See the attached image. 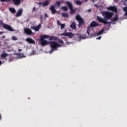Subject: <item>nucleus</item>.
<instances>
[{
	"label": "nucleus",
	"instance_id": "obj_1",
	"mask_svg": "<svg viewBox=\"0 0 127 127\" xmlns=\"http://www.w3.org/2000/svg\"><path fill=\"white\" fill-rule=\"evenodd\" d=\"M102 15L104 16V18L100 16H97V21L100 23H103V24H109L108 26L110 27L111 26V22L108 21L109 19H112L114 13L109 11H103Z\"/></svg>",
	"mask_w": 127,
	"mask_h": 127
},
{
	"label": "nucleus",
	"instance_id": "obj_2",
	"mask_svg": "<svg viewBox=\"0 0 127 127\" xmlns=\"http://www.w3.org/2000/svg\"><path fill=\"white\" fill-rule=\"evenodd\" d=\"M50 45L51 48L52 49L51 50V53H52V52H53V51L58 50L57 48H59V47H62V45L59 44L58 43L55 41L50 42Z\"/></svg>",
	"mask_w": 127,
	"mask_h": 127
},
{
	"label": "nucleus",
	"instance_id": "obj_3",
	"mask_svg": "<svg viewBox=\"0 0 127 127\" xmlns=\"http://www.w3.org/2000/svg\"><path fill=\"white\" fill-rule=\"evenodd\" d=\"M75 19L78 21V27H81V26H83L85 24V22L84 21V19H82V17L79 14H77L75 16Z\"/></svg>",
	"mask_w": 127,
	"mask_h": 127
},
{
	"label": "nucleus",
	"instance_id": "obj_4",
	"mask_svg": "<svg viewBox=\"0 0 127 127\" xmlns=\"http://www.w3.org/2000/svg\"><path fill=\"white\" fill-rule=\"evenodd\" d=\"M0 24L3 28H4V29H6V30H8V31H15L14 29L12 28L11 26L9 25H7L6 24L3 23L2 22H0Z\"/></svg>",
	"mask_w": 127,
	"mask_h": 127
},
{
	"label": "nucleus",
	"instance_id": "obj_5",
	"mask_svg": "<svg viewBox=\"0 0 127 127\" xmlns=\"http://www.w3.org/2000/svg\"><path fill=\"white\" fill-rule=\"evenodd\" d=\"M66 4L68 6L71 14H73V13H75V12H76V9H73V4H72L71 2L67 1Z\"/></svg>",
	"mask_w": 127,
	"mask_h": 127
},
{
	"label": "nucleus",
	"instance_id": "obj_6",
	"mask_svg": "<svg viewBox=\"0 0 127 127\" xmlns=\"http://www.w3.org/2000/svg\"><path fill=\"white\" fill-rule=\"evenodd\" d=\"M59 35H61V36H67V37H69V38H72L74 34L72 32H64L63 33L60 34Z\"/></svg>",
	"mask_w": 127,
	"mask_h": 127
},
{
	"label": "nucleus",
	"instance_id": "obj_7",
	"mask_svg": "<svg viewBox=\"0 0 127 127\" xmlns=\"http://www.w3.org/2000/svg\"><path fill=\"white\" fill-rule=\"evenodd\" d=\"M107 9L108 10H112V11L115 12V13H118V8L114 6H111L107 7Z\"/></svg>",
	"mask_w": 127,
	"mask_h": 127
},
{
	"label": "nucleus",
	"instance_id": "obj_8",
	"mask_svg": "<svg viewBox=\"0 0 127 127\" xmlns=\"http://www.w3.org/2000/svg\"><path fill=\"white\" fill-rule=\"evenodd\" d=\"M24 31L27 35H31V34H33L32 31L30 29H28L27 28L24 29Z\"/></svg>",
	"mask_w": 127,
	"mask_h": 127
},
{
	"label": "nucleus",
	"instance_id": "obj_9",
	"mask_svg": "<svg viewBox=\"0 0 127 127\" xmlns=\"http://www.w3.org/2000/svg\"><path fill=\"white\" fill-rule=\"evenodd\" d=\"M90 27H97V26H100V24L95 21H93L90 23Z\"/></svg>",
	"mask_w": 127,
	"mask_h": 127
},
{
	"label": "nucleus",
	"instance_id": "obj_10",
	"mask_svg": "<svg viewBox=\"0 0 127 127\" xmlns=\"http://www.w3.org/2000/svg\"><path fill=\"white\" fill-rule=\"evenodd\" d=\"M31 29H33L35 31H39V29L41 28V24H39L37 26H31Z\"/></svg>",
	"mask_w": 127,
	"mask_h": 127
},
{
	"label": "nucleus",
	"instance_id": "obj_11",
	"mask_svg": "<svg viewBox=\"0 0 127 127\" xmlns=\"http://www.w3.org/2000/svg\"><path fill=\"white\" fill-rule=\"evenodd\" d=\"M40 41L42 46H45V45L48 44V41H46L45 39H40Z\"/></svg>",
	"mask_w": 127,
	"mask_h": 127
},
{
	"label": "nucleus",
	"instance_id": "obj_12",
	"mask_svg": "<svg viewBox=\"0 0 127 127\" xmlns=\"http://www.w3.org/2000/svg\"><path fill=\"white\" fill-rule=\"evenodd\" d=\"M49 3H50V1H48V0H46L45 2H39V4H43V6H47V5H49Z\"/></svg>",
	"mask_w": 127,
	"mask_h": 127
},
{
	"label": "nucleus",
	"instance_id": "obj_13",
	"mask_svg": "<svg viewBox=\"0 0 127 127\" xmlns=\"http://www.w3.org/2000/svg\"><path fill=\"white\" fill-rule=\"evenodd\" d=\"M49 9L50 11H51L52 14H55V13H56L57 12L56 9H55V6L53 5L51 6Z\"/></svg>",
	"mask_w": 127,
	"mask_h": 127
},
{
	"label": "nucleus",
	"instance_id": "obj_14",
	"mask_svg": "<svg viewBox=\"0 0 127 127\" xmlns=\"http://www.w3.org/2000/svg\"><path fill=\"white\" fill-rule=\"evenodd\" d=\"M75 35H76L77 38H78V39H77V40H79V41H81V39H85V37H84L83 35H81L79 34H75Z\"/></svg>",
	"mask_w": 127,
	"mask_h": 127
},
{
	"label": "nucleus",
	"instance_id": "obj_15",
	"mask_svg": "<svg viewBox=\"0 0 127 127\" xmlns=\"http://www.w3.org/2000/svg\"><path fill=\"white\" fill-rule=\"evenodd\" d=\"M26 40L27 42H28L29 43H31V44H35V41L33 39H32L30 38H27L26 39Z\"/></svg>",
	"mask_w": 127,
	"mask_h": 127
},
{
	"label": "nucleus",
	"instance_id": "obj_16",
	"mask_svg": "<svg viewBox=\"0 0 127 127\" xmlns=\"http://www.w3.org/2000/svg\"><path fill=\"white\" fill-rule=\"evenodd\" d=\"M21 15H22V9H19L16 14V16L18 17L19 16H21Z\"/></svg>",
	"mask_w": 127,
	"mask_h": 127
},
{
	"label": "nucleus",
	"instance_id": "obj_17",
	"mask_svg": "<svg viewBox=\"0 0 127 127\" xmlns=\"http://www.w3.org/2000/svg\"><path fill=\"white\" fill-rule=\"evenodd\" d=\"M119 20V15L116 14L115 16L112 18V21L115 22L116 21H118Z\"/></svg>",
	"mask_w": 127,
	"mask_h": 127
},
{
	"label": "nucleus",
	"instance_id": "obj_18",
	"mask_svg": "<svg viewBox=\"0 0 127 127\" xmlns=\"http://www.w3.org/2000/svg\"><path fill=\"white\" fill-rule=\"evenodd\" d=\"M70 28L72 29H76V23L73 22L70 26Z\"/></svg>",
	"mask_w": 127,
	"mask_h": 127
},
{
	"label": "nucleus",
	"instance_id": "obj_19",
	"mask_svg": "<svg viewBox=\"0 0 127 127\" xmlns=\"http://www.w3.org/2000/svg\"><path fill=\"white\" fill-rule=\"evenodd\" d=\"M62 16H63V17H66V18H69V14H68V13H62Z\"/></svg>",
	"mask_w": 127,
	"mask_h": 127
},
{
	"label": "nucleus",
	"instance_id": "obj_20",
	"mask_svg": "<svg viewBox=\"0 0 127 127\" xmlns=\"http://www.w3.org/2000/svg\"><path fill=\"white\" fill-rule=\"evenodd\" d=\"M7 56H8V54L5 53H3L0 55V57H1V58H5V57H7Z\"/></svg>",
	"mask_w": 127,
	"mask_h": 127
},
{
	"label": "nucleus",
	"instance_id": "obj_21",
	"mask_svg": "<svg viewBox=\"0 0 127 127\" xmlns=\"http://www.w3.org/2000/svg\"><path fill=\"white\" fill-rule=\"evenodd\" d=\"M104 31H105V28H103L98 32L97 35H101V34H103Z\"/></svg>",
	"mask_w": 127,
	"mask_h": 127
},
{
	"label": "nucleus",
	"instance_id": "obj_22",
	"mask_svg": "<svg viewBox=\"0 0 127 127\" xmlns=\"http://www.w3.org/2000/svg\"><path fill=\"white\" fill-rule=\"evenodd\" d=\"M50 40H58V38L55 37V36H51L49 38Z\"/></svg>",
	"mask_w": 127,
	"mask_h": 127
},
{
	"label": "nucleus",
	"instance_id": "obj_23",
	"mask_svg": "<svg viewBox=\"0 0 127 127\" xmlns=\"http://www.w3.org/2000/svg\"><path fill=\"white\" fill-rule=\"evenodd\" d=\"M9 10H10L12 13H15V12H16V11L14 8H9Z\"/></svg>",
	"mask_w": 127,
	"mask_h": 127
},
{
	"label": "nucleus",
	"instance_id": "obj_24",
	"mask_svg": "<svg viewBox=\"0 0 127 127\" xmlns=\"http://www.w3.org/2000/svg\"><path fill=\"white\" fill-rule=\"evenodd\" d=\"M58 41L59 43L61 44V45H64V42H63V40L58 38Z\"/></svg>",
	"mask_w": 127,
	"mask_h": 127
},
{
	"label": "nucleus",
	"instance_id": "obj_25",
	"mask_svg": "<svg viewBox=\"0 0 127 127\" xmlns=\"http://www.w3.org/2000/svg\"><path fill=\"white\" fill-rule=\"evenodd\" d=\"M48 38V35H44L43 36H41L40 37L41 39H46Z\"/></svg>",
	"mask_w": 127,
	"mask_h": 127
},
{
	"label": "nucleus",
	"instance_id": "obj_26",
	"mask_svg": "<svg viewBox=\"0 0 127 127\" xmlns=\"http://www.w3.org/2000/svg\"><path fill=\"white\" fill-rule=\"evenodd\" d=\"M11 40L13 41H15L16 40H18V38H17V37H16L15 36H12L11 37Z\"/></svg>",
	"mask_w": 127,
	"mask_h": 127
},
{
	"label": "nucleus",
	"instance_id": "obj_27",
	"mask_svg": "<svg viewBox=\"0 0 127 127\" xmlns=\"http://www.w3.org/2000/svg\"><path fill=\"white\" fill-rule=\"evenodd\" d=\"M61 8L63 9L64 11H67V10H68V7H67V6H62Z\"/></svg>",
	"mask_w": 127,
	"mask_h": 127
},
{
	"label": "nucleus",
	"instance_id": "obj_28",
	"mask_svg": "<svg viewBox=\"0 0 127 127\" xmlns=\"http://www.w3.org/2000/svg\"><path fill=\"white\" fill-rule=\"evenodd\" d=\"M75 3L78 5H81V4H82V2L80 0H76Z\"/></svg>",
	"mask_w": 127,
	"mask_h": 127
},
{
	"label": "nucleus",
	"instance_id": "obj_29",
	"mask_svg": "<svg viewBox=\"0 0 127 127\" xmlns=\"http://www.w3.org/2000/svg\"><path fill=\"white\" fill-rule=\"evenodd\" d=\"M56 4H57L58 7H60V4H61V2L59 1H56Z\"/></svg>",
	"mask_w": 127,
	"mask_h": 127
},
{
	"label": "nucleus",
	"instance_id": "obj_30",
	"mask_svg": "<svg viewBox=\"0 0 127 127\" xmlns=\"http://www.w3.org/2000/svg\"><path fill=\"white\" fill-rule=\"evenodd\" d=\"M10 0H0V1L1 2H8V1H10Z\"/></svg>",
	"mask_w": 127,
	"mask_h": 127
},
{
	"label": "nucleus",
	"instance_id": "obj_31",
	"mask_svg": "<svg viewBox=\"0 0 127 127\" xmlns=\"http://www.w3.org/2000/svg\"><path fill=\"white\" fill-rule=\"evenodd\" d=\"M61 29H63L64 28H65V24H62L61 25Z\"/></svg>",
	"mask_w": 127,
	"mask_h": 127
},
{
	"label": "nucleus",
	"instance_id": "obj_32",
	"mask_svg": "<svg viewBox=\"0 0 127 127\" xmlns=\"http://www.w3.org/2000/svg\"><path fill=\"white\" fill-rule=\"evenodd\" d=\"M124 5H125V6H127V0H125L124 1Z\"/></svg>",
	"mask_w": 127,
	"mask_h": 127
},
{
	"label": "nucleus",
	"instance_id": "obj_33",
	"mask_svg": "<svg viewBox=\"0 0 127 127\" xmlns=\"http://www.w3.org/2000/svg\"><path fill=\"white\" fill-rule=\"evenodd\" d=\"M123 11H125V12L127 11V6L123 8Z\"/></svg>",
	"mask_w": 127,
	"mask_h": 127
},
{
	"label": "nucleus",
	"instance_id": "obj_34",
	"mask_svg": "<svg viewBox=\"0 0 127 127\" xmlns=\"http://www.w3.org/2000/svg\"><path fill=\"white\" fill-rule=\"evenodd\" d=\"M57 24L58 25H61L62 24H61V22L59 20H57Z\"/></svg>",
	"mask_w": 127,
	"mask_h": 127
},
{
	"label": "nucleus",
	"instance_id": "obj_35",
	"mask_svg": "<svg viewBox=\"0 0 127 127\" xmlns=\"http://www.w3.org/2000/svg\"><path fill=\"white\" fill-rule=\"evenodd\" d=\"M89 29H90V27L87 28V33L88 34V35H90V32H89Z\"/></svg>",
	"mask_w": 127,
	"mask_h": 127
},
{
	"label": "nucleus",
	"instance_id": "obj_36",
	"mask_svg": "<svg viewBox=\"0 0 127 127\" xmlns=\"http://www.w3.org/2000/svg\"><path fill=\"white\" fill-rule=\"evenodd\" d=\"M35 10H37V9H36V8H35V7L33 8V10H32V12H34L35 11Z\"/></svg>",
	"mask_w": 127,
	"mask_h": 127
},
{
	"label": "nucleus",
	"instance_id": "obj_37",
	"mask_svg": "<svg viewBox=\"0 0 127 127\" xmlns=\"http://www.w3.org/2000/svg\"><path fill=\"white\" fill-rule=\"evenodd\" d=\"M45 17H48V15L47 14V13L45 14Z\"/></svg>",
	"mask_w": 127,
	"mask_h": 127
},
{
	"label": "nucleus",
	"instance_id": "obj_38",
	"mask_svg": "<svg viewBox=\"0 0 127 127\" xmlns=\"http://www.w3.org/2000/svg\"><path fill=\"white\" fill-rule=\"evenodd\" d=\"M40 17L41 19H43V16L42 15H40Z\"/></svg>",
	"mask_w": 127,
	"mask_h": 127
},
{
	"label": "nucleus",
	"instance_id": "obj_39",
	"mask_svg": "<svg viewBox=\"0 0 127 127\" xmlns=\"http://www.w3.org/2000/svg\"><path fill=\"white\" fill-rule=\"evenodd\" d=\"M101 37L100 36V37L97 38L96 39L100 40V39H101Z\"/></svg>",
	"mask_w": 127,
	"mask_h": 127
},
{
	"label": "nucleus",
	"instance_id": "obj_40",
	"mask_svg": "<svg viewBox=\"0 0 127 127\" xmlns=\"http://www.w3.org/2000/svg\"><path fill=\"white\" fill-rule=\"evenodd\" d=\"M88 12H91V11H92V9H89L88 10Z\"/></svg>",
	"mask_w": 127,
	"mask_h": 127
},
{
	"label": "nucleus",
	"instance_id": "obj_41",
	"mask_svg": "<svg viewBox=\"0 0 127 127\" xmlns=\"http://www.w3.org/2000/svg\"><path fill=\"white\" fill-rule=\"evenodd\" d=\"M20 51H22V50L21 49H19L18 50V52H20Z\"/></svg>",
	"mask_w": 127,
	"mask_h": 127
},
{
	"label": "nucleus",
	"instance_id": "obj_42",
	"mask_svg": "<svg viewBox=\"0 0 127 127\" xmlns=\"http://www.w3.org/2000/svg\"><path fill=\"white\" fill-rule=\"evenodd\" d=\"M125 15L127 16V11L125 12Z\"/></svg>",
	"mask_w": 127,
	"mask_h": 127
},
{
	"label": "nucleus",
	"instance_id": "obj_43",
	"mask_svg": "<svg viewBox=\"0 0 127 127\" xmlns=\"http://www.w3.org/2000/svg\"><path fill=\"white\" fill-rule=\"evenodd\" d=\"M94 6H95V7H98V5L95 4V5H94Z\"/></svg>",
	"mask_w": 127,
	"mask_h": 127
},
{
	"label": "nucleus",
	"instance_id": "obj_44",
	"mask_svg": "<svg viewBox=\"0 0 127 127\" xmlns=\"http://www.w3.org/2000/svg\"><path fill=\"white\" fill-rule=\"evenodd\" d=\"M2 38H5V36H2Z\"/></svg>",
	"mask_w": 127,
	"mask_h": 127
},
{
	"label": "nucleus",
	"instance_id": "obj_45",
	"mask_svg": "<svg viewBox=\"0 0 127 127\" xmlns=\"http://www.w3.org/2000/svg\"><path fill=\"white\" fill-rule=\"evenodd\" d=\"M3 32H0V34H2Z\"/></svg>",
	"mask_w": 127,
	"mask_h": 127
},
{
	"label": "nucleus",
	"instance_id": "obj_46",
	"mask_svg": "<svg viewBox=\"0 0 127 127\" xmlns=\"http://www.w3.org/2000/svg\"><path fill=\"white\" fill-rule=\"evenodd\" d=\"M0 120H1V115L0 114Z\"/></svg>",
	"mask_w": 127,
	"mask_h": 127
},
{
	"label": "nucleus",
	"instance_id": "obj_47",
	"mask_svg": "<svg viewBox=\"0 0 127 127\" xmlns=\"http://www.w3.org/2000/svg\"><path fill=\"white\" fill-rule=\"evenodd\" d=\"M0 65H1V61L0 60Z\"/></svg>",
	"mask_w": 127,
	"mask_h": 127
}]
</instances>
